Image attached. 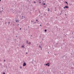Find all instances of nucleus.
<instances>
[{
    "mask_svg": "<svg viewBox=\"0 0 74 74\" xmlns=\"http://www.w3.org/2000/svg\"><path fill=\"white\" fill-rule=\"evenodd\" d=\"M26 66V63L25 62H24L23 64V66L24 67V66Z\"/></svg>",
    "mask_w": 74,
    "mask_h": 74,
    "instance_id": "obj_1",
    "label": "nucleus"
},
{
    "mask_svg": "<svg viewBox=\"0 0 74 74\" xmlns=\"http://www.w3.org/2000/svg\"><path fill=\"white\" fill-rule=\"evenodd\" d=\"M41 0H38V2H39V4H41Z\"/></svg>",
    "mask_w": 74,
    "mask_h": 74,
    "instance_id": "obj_2",
    "label": "nucleus"
},
{
    "mask_svg": "<svg viewBox=\"0 0 74 74\" xmlns=\"http://www.w3.org/2000/svg\"><path fill=\"white\" fill-rule=\"evenodd\" d=\"M65 8H67L68 9H69V6H65Z\"/></svg>",
    "mask_w": 74,
    "mask_h": 74,
    "instance_id": "obj_3",
    "label": "nucleus"
},
{
    "mask_svg": "<svg viewBox=\"0 0 74 74\" xmlns=\"http://www.w3.org/2000/svg\"><path fill=\"white\" fill-rule=\"evenodd\" d=\"M45 66H50V65L48 64H45Z\"/></svg>",
    "mask_w": 74,
    "mask_h": 74,
    "instance_id": "obj_4",
    "label": "nucleus"
},
{
    "mask_svg": "<svg viewBox=\"0 0 74 74\" xmlns=\"http://www.w3.org/2000/svg\"><path fill=\"white\" fill-rule=\"evenodd\" d=\"M28 44L29 45H31V42H29V43L28 42Z\"/></svg>",
    "mask_w": 74,
    "mask_h": 74,
    "instance_id": "obj_5",
    "label": "nucleus"
},
{
    "mask_svg": "<svg viewBox=\"0 0 74 74\" xmlns=\"http://www.w3.org/2000/svg\"><path fill=\"white\" fill-rule=\"evenodd\" d=\"M36 21L37 22V23H38V22H39V21H38V20H36Z\"/></svg>",
    "mask_w": 74,
    "mask_h": 74,
    "instance_id": "obj_6",
    "label": "nucleus"
},
{
    "mask_svg": "<svg viewBox=\"0 0 74 74\" xmlns=\"http://www.w3.org/2000/svg\"><path fill=\"white\" fill-rule=\"evenodd\" d=\"M26 43L27 44H28L29 43V42H28V40H27L26 41Z\"/></svg>",
    "mask_w": 74,
    "mask_h": 74,
    "instance_id": "obj_7",
    "label": "nucleus"
},
{
    "mask_svg": "<svg viewBox=\"0 0 74 74\" xmlns=\"http://www.w3.org/2000/svg\"><path fill=\"white\" fill-rule=\"evenodd\" d=\"M36 22H34V23H33V24H35L36 23Z\"/></svg>",
    "mask_w": 74,
    "mask_h": 74,
    "instance_id": "obj_8",
    "label": "nucleus"
},
{
    "mask_svg": "<svg viewBox=\"0 0 74 74\" xmlns=\"http://www.w3.org/2000/svg\"><path fill=\"white\" fill-rule=\"evenodd\" d=\"M21 47H22V48H25V47H24V46H22Z\"/></svg>",
    "mask_w": 74,
    "mask_h": 74,
    "instance_id": "obj_9",
    "label": "nucleus"
},
{
    "mask_svg": "<svg viewBox=\"0 0 74 74\" xmlns=\"http://www.w3.org/2000/svg\"><path fill=\"white\" fill-rule=\"evenodd\" d=\"M39 48H41V46L40 45L39 46Z\"/></svg>",
    "mask_w": 74,
    "mask_h": 74,
    "instance_id": "obj_10",
    "label": "nucleus"
},
{
    "mask_svg": "<svg viewBox=\"0 0 74 74\" xmlns=\"http://www.w3.org/2000/svg\"><path fill=\"white\" fill-rule=\"evenodd\" d=\"M45 32H47V29H45Z\"/></svg>",
    "mask_w": 74,
    "mask_h": 74,
    "instance_id": "obj_11",
    "label": "nucleus"
},
{
    "mask_svg": "<svg viewBox=\"0 0 74 74\" xmlns=\"http://www.w3.org/2000/svg\"><path fill=\"white\" fill-rule=\"evenodd\" d=\"M45 4H46L45 3H44L43 4V5H45Z\"/></svg>",
    "mask_w": 74,
    "mask_h": 74,
    "instance_id": "obj_12",
    "label": "nucleus"
},
{
    "mask_svg": "<svg viewBox=\"0 0 74 74\" xmlns=\"http://www.w3.org/2000/svg\"><path fill=\"white\" fill-rule=\"evenodd\" d=\"M65 3H66V4H68V3H67V2L66 1H65Z\"/></svg>",
    "mask_w": 74,
    "mask_h": 74,
    "instance_id": "obj_13",
    "label": "nucleus"
},
{
    "mask_svg": "<svg viewBox=\"0 0 74 74\" xmlns=\"http://www.w3.org/2000/svg\"><path fill=\"white\" fill-rule=\"evenodd\" d=\"M56 29H58V26H56Z\"/></svg>",
    "mask_w": 74,
    "mask_h": 74,
    "instance_id": "obj_14",
    "label": "nucleus"
},
{
    "mask_svg": "<svg viewBox=\"0 0 74 74\" xmlns=\"http://www.w3.org/2000/svg\"><path fill=\"white\" fill-rule=\"evenodd\" d=\"M64 9H65V8H66V7L65 6V7H64Z\"/></svg>",
    "mask_w": 74,
    "mask_h": 74,
    "instance_id": "obj_15",
    "label": "nucleus"
},
{
    "mask_svg": "<svg viewBox=\"0 0 74 74\" xmlns=\"http://www.w3.org/2000/svg\"><path fill=\"white\" fill-rule=\"evenodd\" d=\"M3 74H5V72H3Z\"/></svg>",
    "mask_w": 74,
    "mask_h": 74,
    "instance_id": "obj_16",
    "label": "nucleus"
},
{
    "mask_svg": "<svg viewBox=\"0 0 74 74\" xmlns=\"http://www.w3.org/2000/svg\"><path fill=\"white\" fill-rule=\"evenodd\" d=\"M34 3H36V2L35 1H34Z\"/></svg>",
    "mask_w": 74,
    "mask_h": 74,
    "instance_id": "obj_17",
    "label": "nucleus"
},
{
    "mask_svg": "<svg viewBox=\"0 0 74 74\" xmlns=\"http://www.w3.org/2000/svg\"><path fill=\"white\" fill-rule=\"evenodd\" d=\"M5 25H6L7 24V22H5Z\"/></svg>",
    "mask_w": 74,
    "mask_h": 74,
    "instance_id": "obj_18",
    "label": "nucleus"
},
{
    "mask_svg": "<svg viewBox=\"0 0 74 74\" xmlns=\"http://www.w3.org/2000/svg\"><path fill=\"white\" fill-rule=\"evenodd\" d=\"M47 64H49V62L47 63Z\"/></svg>",
    "mask_w": 74,
    "mask_h": 74,
    "instance_id": "obj_19",
    "label": "nucleus"
},
{
    "mask_svg": "<svg viewBox=\"0 0 74 74\" xmlns=\"http://www.w3.org/2000/svg\"><path fill=\"white\" fill-rule=\"evenodd\" d=\"M56 45H58V43H56Z\"/></svg>",
    "mask_w": 74,
    "mask_h": 74,
    "instance_id": "obj_20",
    "label": "nucleus"
},
{
    "mask_svg": "<svg viewBox=\"0 0 74 74\" xmlns=\"http://www.w3.org/2000/svg\"><path fill=\"white\" fill-rule=\"evenodd\" d=\"M10 22H8V24H10Z\"/></svg>",
    "mask_w": 74,
    "mask_h": 74,
    "instance_id": "obj_21",
    "label": "nucleus"
},
{
    "mask_svg": "<svg viewBox=\"0 0 74 74\" xmlns=\"http://www.w3.org/2000/svg\"><path fill=\"white\" fill-rule=\"evenodd\" d=\"M20 68L21 69V68H22V66H20Z\"/></svg>",
    "mask_w": 74,
    "mask_h": 74,
    "instance_id": "obj_22",
    "label": "nucleus"
},
{
    "mask_svg": "<svg viewBox=\"0 0 74 74\" xmlns=\"http://www.w3.org/2000/svg\"><path fill=\"white\" fill-rule=\"evenodd\" d=\"M4 62H5V60H4Z\"/></svg>",
    "mask_w": 74,
    "mask_h": 74,
    "instance_id": "obj_23",
    "label": "nucleus"
},
{
    "mask_svg": "<svg viewBox=\"0 0 74 74\" xmlns=\"http://www.w3.org/2000/svg\"><path fill=\"white\" fill-rule=\"evenodd\" d=\"M39 13H40V11H39Z\"/></svg>",
    "mask_w": 74,
    "mask_h": 74,
    "instance_id": "obj_24",
    "label": "nucleus"
},
{
    "mask_svg": "<svg viewBox=\"0 0 74 74\" xmlns=\"http://www.w3.org/2000/svg\"><path fill=\"white\" fill-rule=\"evenodd\" d=\"M31 22H32V23L33 22V21H32V20L31 21Z\"/></svg>",
    "mask_w": 74,
    "mask_h": 74,
    "instance_id": "obj_25",
    "label": "nucleus"
},
{
    "mask_svg": "<svg viewBox=\"0 0 74 74\" xmlns=\"http://www.w3.org/2000/svg\"><path fill=\"white\" fill-rule=\"evenodd\" d=\"M16 22H17V20H16Z\"/></svg>",
    "mask_w": 74,
    "mask_h": 74,
    "instance_id": "obj_26",
    "label": "nucleus"
},
{
    "mask_svg": "<svg viewBox=\"0 0 74 74\" xmlns=\"http://www.w3.org/2000/svg\"><path fill=\"white\" fill-rule=\"evenodd\" d=\"M41 50H42V47H41Z\"/></svg>",
    "mask_w": 74,
    "mask_h": 74,
    "instance_id": "obj_27",
    "label": "nucleus"
},
{
    "mask_svg": "<svg viewBox=\"0 0 74 74\" xmlns=\"http://www.w3.org/2000/svg\"><path fill=\"white\" fill-rule=\"evenodd\" d=\"M0 12H1V13L2 14V12H1V11H0Z\"/></svg>",
    "mask_w": 74,
    "mask_h": 74,
    "instance_id": "obj_28",
    "label": "nucleus"
},
{
    "mask_svg": "<svg viewBox=\"0 0 74 74\" xmlns=\"http://www.w3.org/2000/svg\"><path fill=\"white\" fill-rule=\"evenodd\" d=\"M49 10H50L49 9V10H48V11H49Z\"/></svg>",
    "mask_w": 74,
    "mask_h": 74,
    "instance_id": "obj_29",
    "label": "nucleus"
},
{
    "mask_svg": "<svg viewBox=\"0 0 74 74\" xmlns=\"http://www.w3.org/2000/svg\"><path fill=\"white\" fill-rule=\"evenodd\" d=\"M20 30H21V28H20Z\"/></svg>",
    "mask_w": 74,
    "mask_h": 74,
    "instance_id": "obj_30",
    "label": "nucleus"
},
{
    "mask_svg": "<svg viewBox=\"0 0 74 74\" xmlns=\"http://www.w3.org/2000/svg\"><path fill=\"white\" fill-rule=\"evenodd\" d=\"M26 54H27V53H26Z\"/></svg>",
    "mask_w": 74,
    "mask_h": 74,
    "instance_id": "obj_31",
    "label": "nucleus"
},
{
    "mask_svg": "<svg viewBox=\"0 0 74 74\" xmlns=\"http://www.w3.org/2000/svg\"><path fill=\"white\" fill-rule=\"evenodd\" d=\"M41 26V25H40V26Z\"/></svg>",
    "mask_w": 74,
    "mask_h": 74,
    "instance_id": "obj_32",
    "label": "nucleus"
},
{
    "mask_svg": "<svg viewBox=\"0 0 74 74\" xmlns=\"http://www.w3.org/2000/svg\"><path fill=\"white\" fill-rule=\"evenodd\" d=\"M65 15H67V14H65Z\"/></svg>",
    "mask_w": 74,
    "mask_h": 74,
    "instance_id": "obj_33",
    "label": "nucleus"
},
{
    "mask_svg": "<svg viewBox=\"0 0 74 74\" xmlns=\"http://www.w3.org/2000/svg\"><path fill=\"white\" fill-rule=\"evenodd\" d=\"M64 56H65L64 55V56H63L64 57Z\"/></svg>",
    "mask_w": 74,
    "mask_h": 74,
    "instance_id": "obj_34",
    "label": "nucleus"
},
{
    "mask_svg": "<svg viewBox=\"0 0 74 74\" xmlns=\"http://www.w3.org/2000/svg\"><path fill=\"white\" fill-rule=\"evenodd\" d=\"M31 39H32V37H31Z\"/></svg>",
    "mask_w": 74,
    "mask_h": 74,
    "instance_id": "obj_35",
    "label": "nucleus"
},
{
    "mask_svg": "<svg viewBox=\"0 0 74 74\" xmlns=\"http://www.w3.org/2000/svg\"><path fill=\"white\" fill-rule=\"evenodd\" d=\"M21 19H23V17H22V18H21Z\"/></svg>",
    "mask_w": 74,
    "mask_h": 74,
    "instance_id": "obj_36",
    "label": "nucleus"
},
{
    "mask_svg": "<svg viewBox=\"0 0 74 74\" xmlns=\"http://www.w3.org/2000/svg\"><path fill=\"white\" fill-rule=\"evenodd\" d=\"M27 1H29V0H27Z\"/></svg>",
    "mask_w": 74,
    "mask_h": 74,
    "instance_id": "obj_37",
    "label": "nucleus"
},
{
    "mask_svg": "<svg viewBox=\"0 0 74 74\" xmlns=\"http://www.w3.org/2000/svg\"><path fill=\"white\" fill-rule=\"evenodd\" d=\"M60 15H62V13H60Z\"/></svg>",
    "mask_w": 74,
    "mask_h": 74,
    "instance_id": "obj_38",
    "label": "nucleus"
},
{
    "mask_svg": "<svg viewBox=\"0 0 74 74\" xmlns=\"http://www.w3.org/2000/svg\"><path fill=\"white\" fill-rule=\"evenodd\" d=\"M31 37H32V35H31Z\"/></svg>",
    "mask_w": 74,
    "mask_h": 74,
    "instance_id": "obj_39",
    "label": "nucleus"
},
{
    "mask_svg": "<svg viewBox=\"0 0 74 74\" xmlns=\"http://www.w3.org/2000/svg\"><path fill=\"white\" fill-rule=\"evenodd\" d=\"M22 17H23V16H22Z\"/></svg>",
    "mask_w": 74,
    "mask_h": 74,
    "instance_id": "obj_40",
    "label": "nucleus"
},
{
    "mask_svg": "<svg viewBox=\"0 0 74 74\" xmlns=\"http://www.w3.org/2000/svg\"><path fill=\"white\" fill-rule=\"evenodd\" d=\"M1 20H2V18L1 19Z\"/></svg>",
    "mask_w": 74,
    "mask_h": 74,
    "instance_id": "obj_41",
    "label": "nucleus"
},
{
    "mask_svg": "<svg viewBox=\"0 0 74 74\" xmlns=\"http://www.w3.org/2000/svg\"><path fill=\"white\" fill-rule=\"evenodd\" d=\"M18 22H19V21H17Z\"/></svg>",
    "mask_w": 74,
    "mask_h": 74,
    "instance_id": "obj_42",
    "label": "nucleus"
},
{
    "mask_svg": "<svg viewBox=\"0 0 74 74\" xmlns=\"http://www.w3.org/2000/svg\"><path fill=\"white\" fill-rule=\"evenodd\" d=\"M18 26H19V24H18Z\"/></svg>",
    "mask_w": 74,
    "mask_h": 74,
    "instance_id": "obj_43",
    "label": "nucleus"
},
{
    "mask_svg": "<svg viewBox=\"0 0 74 74\" xmlns=\"http://www.w3.org/2000/svg\"><path fill=\"white\" fill-rule=\"evenodd\" d=\"M25 29L24 28L23 30H25Z\"/></svg>",
    "mask_w": 74,
    "mask_h": 74,
    "instance_id": "obj_44",
    "label": "nucleus"
},
{
    "mask_svg": "<svg viewBox=\"0 0 74 74\" xmlns=\"http://www.w3.org/2000/svg\"><path fill=\"white\" fill-rule=\"evenodd\" d=\"M2 9H3V8H2Z\"/></svg>",
    "mask_w": 74,
    "mask_h": 74,
    "instance_id": "obj_45",
    "label": "nucleus"
},
{
    "mask_svg": "<svg viewBox=\"0 0 74 74\" xmlns=\"http://www.w3.org/2000/svg\"><path fill=\"white\" fill-rule=\"evenodd\" d=\"M48 10H49V8H48Z\"/></svg>",
    "mask_w": 74,
    "mask_h": 74,
    "instance_id": "obj_46",
    "label": "nucleus"
},
{
    "mask_svg": "<svg viewBox=\"0 0 74 74\" xmlns=\"http://www.w3.org/2000/svg\"><path fill=\"white\" fill-rule=\"evenodd\" d=\"M44 15H46V14H44Z\"/></svg>",
    "mask_w": 74,
    "mask_h": 74,
    "instance_id": "obj_47",
    "label": "nucleus"
},
{
    "mask_svg": "<svg viewBox=\"0 0 74 74\" xmlns=\"http://www.w3.org/2000/svg\"><path fill=\"white\" fill-rule=\"evenodd\" d=\"M1 11H2V12H3V10H2Z\"/></svg>",
    "mask_w": 74,
    "mask_h": 74,
    "instance_id": "obj_48",
    "label": "nucleus"
},
{
    "mask_svg": "<svg viewBox=\"0 0 74 74\" xmlns=\"http://www.w3.org/2000/svg\"><path fill=\"white\" fill-rule=\"evenodd\" d=\"M37 45H38V44H37Z\"/></svg>",
    "mask_w": 74,
    "mask_h": 74,
    "instance_id": "obj_49",
    "label": "nucleus"
},
{
    "mask_svg": "<svg viewBox=\"0 0 74 74\" xmlns=\"http://www.w3.org/2000/svg\"><path fill=\"white\" fill-rule=\"evenodd\" d=\"M62 58H63V57H62Z\"/></svg>",
    "mask_w": 74,
    "mask_h": 74,
    "instance_id": "obj_50",
    "label": "nucleus"
},
{
    "mask_svg": "<svg viewBox=\"0 0 74 74\" xmlns=\"http://www.w3.org/2000/svg\"><path fill=\"white\" fill-rule=\"evenodd\" d=\"M72 34H73V33H72Z\"/></svg>",
    "mask_w": 74,
    "mask_h": 74,
    "instance_id": "obj_51",
    "label": "nucleus"
},
{
    "mask_svg": "<svg viewBox=\"0 0 74 74\" xmlns=\"http://www.w3.org/2000/svg\"><path fill=\"white\" fill-rule=\"evenodd\" d=\"M33 61V60H32V61Z\"/></svg>",
    "mask_w": 74,
    "mask_h": 74,
    "instance_id": "obj_52",
    "label": "nucleus"
},
{
    "mask_svg": "<svg viewBox=\"0 0 74 74\" xmlns=\"http://www.w3.org/2000/svg\"><path fill=\"white\" fill-rule=\"evenodd\" d=\"M16 37H17V36H16Z\"/></svg>",
    "mask_w": 74,
    "mask_h": 74,
    "instance_id": "obj_53",
    "label": "nucleus"
},
{
    "mask_svg": "<svg viewBox=\"0 0 74 74\" xmlns=\"http://www.w3.org/2000/svg\"><path fill=\"white\" fill-rule=\"evenodd\" d=\"M1 1V0H0V1Z\"/></svg>",
    "mask_w": 74,
    "mask_h": 74,
    "instance_id": "obj_54",
    "label": "nucleus"
},
{
    "mask_svg": "<svg viewBox=\"0 0 74 74\" xmlns=\"http://www.w3.org/2000/svg\"><path fill=\"white\" fill-rule=\"evenodd\" d=\"M48 53H49V52H48Z\"/></svg>",
    "mask_w": 74,
    "mask_h": 74,
    "instance_id": "obj_55",
    "label": "nucleus"
},
{
    "mask_svg": "<svg viewBox=\"0 0 74 74\" xmlns=\"http://www.w3.org/2000/svg\"><path fill=\"white\" fill-rule=\"evenodd\" d=\"M29 27V26H28V27Z\"/></svg>",
    "mask_w": 74,
    "mask_h": 74,
    "instance_id": "obj_56",
    "label": "nucleus"
},
{
    "mask_svg": "<svg viewBox=\"0 0 74 74\" xmlns=\"http://www.w3.org/2000/svg\"><path fill=\"white\" fill-rule=\"evenodd\" d=\"M42 40H43V39H42Z\"/></svg>",
    "mask_w": 74,
    "mask_h": 74,
    "instance_id": "obj_57",
    "label": "nucleus"
},
{
    "mask_svg": "<svg viewBox=\"0 0 74 74\" xmlns=\"http://www.w3.org/2000/svg\"><path fill=\"white\" fill-rule=\"evenodd\" d=\"M25 18V17H24Z\"/></svg>",
    "mask_w": 74,
    "mask_h": 74,
    "instance_id": "obj_58",
    "label": "nucleus"
},
{
    "mask_svg": "<svg viewBox=\"0 0 74 74\" xmlns=\"http://www.w3.org/2000/svg\"><path fill=\"white\" fill-rule=\"evenodd\" d=\"M63 30H64V29H63Z\"/></svg>",
    "mask_w": 74,
    "mask_h": 74,
    "instance_id": "obj_59",
    "label": "nucleus"
},
{
    "mask_svg": "<svg viewBox=\"0 0 74 74\" xmlns=\"http://www.w3.org/2000/svg\"><path fill=\"white\" fill-rule=\"evenodd\" d=\"M67 56H66V58H67Z\"/></svg>",
    "mask_w": 74,
    "mask_h": 74,
    "instance_id": "obj_60",
    "label": "nucleus"
},
{
    "mask_svg": "<svg viewBox=\"0 0 74 74\" xmlns=\"http://www.w3.org/2000/svg\"><path fill=\"white\" fill-rule=\"evenodd\" d=\"M2 22H3V21H2Z\"/></svg>",
    "mask_w": 74,
    "mask_h": 74,
    "instance_id": "obj_61",
    "label": "nucleus"
},
{
    "mask_svg": "<svg viewBox=\"0 0 74 74\" xmlns=\"http://www.w3.org/2000/svg\"><path fill=\"white\" fill-rule=\"evenodd\" d=\"M38 24H40V23H39Z\"/></svg>",
    "mask_w": 74,
    "mask_h": 74,
    "instance_id": "obj_62",
    "label": "nucleus"
},
{
    "mask_svg": "<svg viewBox=\"0 0 74 74\" xmlns=\"http://www.w3.org/2000/svg\"><path fill=\"white\" fill-rule=\"evenodd\" d=\"M55 11H56V10H55Z\"/></svg>",
    "mask_w": 74,
    "mask_h": 74,
    "instance_id": "obj_63",
    "label": "nucleus"
},
{
    "mask_svg": "<svg viewBox=\"0 0 74 74\" xmlns=\"http://www.w3.org/2000/svg\"><path fill=\"white\" fill-rule=\"evenodd\" d=\"M43 3H42V4Z\"/></svg>",
    "mask_w": 74,
    "mask_h": 74,
    "instance_id": "obj_64",
    "label": "nucleus"
}]
</instances>
